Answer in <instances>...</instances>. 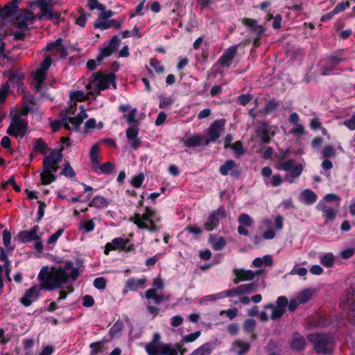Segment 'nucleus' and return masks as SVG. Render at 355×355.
<instances>
[{"label": "nucleus", "mask_w": 355, "mask_h": 355, "mask_svg": "<svg viewBox=\"0 0 355 355\" xmlns=\"http://www.w3.org/2000/svg\"><path fill=\"white\" fill-rule=\"evenodd\" d=\"M73 266V264L71 261L65 262L63 266H43L37 275L42 288L44 290L53 291L60 288L69 278L76 280L79 272Z\"/></svg>", "instance_id": "obj_1"}, {"label": "nucleus", "mask_w": 355, "mask_h": 355, "mask_svg": "<svg viewBox=\"0 0 355 355\" xmlns=\"http://www.w3.org/2000/svg\"><path fill=\"white\" fill-rule=\"evenodd\" d=\"M63 166L62 174L72 178L75 173L69 164L62 160V157H45L43 160V168L40 173L42 184H49L56 180L55 173Z\"/></svg>", "instance_id": "obj_2"}, {"label": "nucleus", "mask_w": 355, "mask_h": 355, "mask_svg": "<svg viewBox=\"0 0 355 355\" xmlns=\"http://www.w3.org/2000/svg\"><path fill=\"white\" fill-rule=\"evenodd\" d=\"M130 220L138 228L147 230L150 232H155L161 228L159 225L160 218L155 210L149 207L146 208L143 214H135Z\"/></svg>", "instance_id": "obj_3"}, {"label": "nucleus", "mask_w": 355, "mask_h": 355, "mask_svg": "<svg viewBox=\"0 0 355 355\" xmlns=\"http://www.w3.org/2000/svg\"><path fill=\"white\" fill-rule=\"evenodd\" d=\"M257 289V286L254 284H242L218 293L206 295L200 300L199 304L201 305L208 304L209 302L225 297H234L245 293H252L255 292Z\"/></svg>", "instance_id": "obj_4"}, {"label": "nucleus", "mask_w": 355, "mask_h": 355, "mask_svg": "<svg viewBox=\"0 0 355 355\" xmlns=\"http://www.w3.org/2000/svg\"><path fill=\"white\" fill-rule=\"evenodd\" d=\"M343 56L344 50L340 49L320 60L318 63L320 75L327 76L334 74V71L337 70V66L345 60Z\"/></svg>", "instance_id": "obj_5"}, {"label": "nucleus", "mask_w": 355, "mask_h": 355, "mask_svg": "<svg viewBox=\"0 0 355 355\" xmlns=\"http://www.w3.org/2000/svg\"><path fill=\"white\" fill-rule=\"evenodd\" d=\"M283 228V218L280 216L273 220L264 219L261 221L260 230L265 239L271 240L275 237L276 232L281 231Z\"/></svg>", "instance_id": "obj_6"}, {"label": "nucleus", "mask_w": 355, "mask_h": 355, "mask_svg": "<svg viewBox=\"0 0 355 355\" xmlns=\"http://www.w3.org/2000/svg\"><path fill=\"white\" fill-rule=\"evenodd\" d=\"M12 121L7 129V134L11 137L17 138H23L28 131V123L26 120L21 119L20 115L15 114H10Z\"/></svg>", "instance_id": "obj_7"}, {"label": "nucleus", "mask_w": 355, "mask_h": 355, "mask_svg": "<svg viewBox=\"0 0 355 355\" xmlns=\"http://www.w3.org/2000/svg\"><path fill=\"white\" fill-rule=\"evenodd\" d=\"M276 167L279 170H291V175L286 177V180L290 183L293 182L294 179L301 174L303 169L301 164L295 165L293 161L291 159H287L286 157H281Z\"/></svg>", "instance_id": "obj_8"}, {"label": "nucleus", "mask_w": 355, "mask_h": 355, "mask_svg": "<svg viewBox=\"0 0 355 355\" xmlns=\"http://www.w3.org/2000/svg\"><path fill=\"white\" fill-rule=\"evenodd\" d=\"M310 339L314 343V348L319 353L331 352L334 345L333 338L328 335H311Z\"/></svg>", "instance_id": "obj_9"}, {"label": "nucleus", "mask_w": 355, "mask_h": 355, "mask_svg": "<svg viewBox=\"0 0 355 355\" xmlns=\"http://www.w3.org/2000/svg\"><path fill=\"white\" fill-rule=\"evenodd\" d=\"M226 120L220 119L215 120L207 129L205 135V145H209L210 143L216 142L220 137L221 132L225 129Z\"/></svg>", "instance_id": "obj_10"}, {"label": "nucleus", "mask_w": 355, "mask_h": 355, "mask_svg": "<svg viewBox=\"0 0 355 355\" xmlns=\"http://www.w3.org/2000/svg\"><path fill=\"white\" fill-rule=\"evenodd\" d=\"M116 76L113 72L109 73H104L103 71H99L92 75L91 83H96L98 85V91H103L110 87V84L112 83L114 88Z\"/></svg>", "instance_id": "obj_11"}, {"label": "nucleus", "mask_w": 355, "mask_h": 355, "mask_svg": "<svg viewBox=\"0 0 355 355\" xmlns=\"http://www.w3.org/2000/svg\"><path fill=\"white\" fill-rule=\"evenodd\" d=\"M340 306L343 309H348L349 320L355 324V294L352 288L346 290L345 295L340 302Z\"/></svg>", "instance_id": "obj_12"}, {"label": "nucleus", "mask_w": 355, "mask_h": 355, "mask_svg": "<svg viewBox=\"0 0 355 355\" xmlns=\"http://www.w3.org/2000/svg\"><path fill=\"white\" fill-rule=\"evenodd\" d=\"M116 250L130 252L134 250V246L130 243L128 239L118 237L106 244L104 252L105 254H108L110 251Z\"/></svg>", "instance_id": "obj_13"}, {"label": "nucleus", "mask_w": 355, "mask_h": 355, "mask_svg": "<svg viewBox=\"0 0 355 355\" xmlns=\"http://www.w3.org/2000/svg\"><path fill=\"white\" fill-rule=\"evenodd\" d=\"M146 350L148 355H178V350L170 344H162L159 346L146 345Z\"/></svg>", "instance_id": "obj_14"}, {"label": "nucleus", "mask_w": 355, "mask_h": 355, "mask_svg": "<svg viewBox=\"0 0 355 355\" xmlns=\"http://www.w3.org/2000/svg\"><path fill=\"white\" fill-rule=\"evenodd\" d=\"M256 137L259 139L261 145H266L271 141V137L275 135L271 126L268 122H262L255 130Z\"/></svg>", "instance_id": "obj_15"}, {"label": "nucleus", "mask_w": 355, "mask_h": 355, "mask_svg": "<svg viewBox=\"0 0 355 355\" xmlns=\"http://www.w3.org/2000/svg\"><path fill=\"white\" fill-rule=\"evenodd\" d=\"M288 305V300L284 296H280L277 298L276 305L269 304L266 306V309H270L272 311L271 318L272 320L279 319L286 310Z\"/></svg>", "instance_id": "obj_16"}, {"label": "nucleus", "mask_w": 355, "mask_h": 355, "mask_svg": "<svg viewBox=\"0 0 355 355\" xmlns=\"http://www.w3.org/2000/svg\"><path fill=\"white\" fill-rule=\"evenodd\" d=\"M164 288V284L162 279L159 277L155 278L153 282V287L148 290L146 293V297L147 299H152L155 304H159L164 299L162 295L157 293V291L162 290Z\"/></svg>", "instance_id": "obj_17"}, {"label": "nucleus", "mask_w": 355, "mask_h": 355, "mask_svg": "<svg viewBox=\"0 0 355 355\" xmlns=\"http://www.w3.org/2000/svg\"><path fill=\"white\" fill-rule=\"evenodd\" d=\"M227 217V214L224 207H219L217 210L211 213L207 222L205 224V227L207 230H213L218 224L220 219Z\"/></svg>", "instance_id": "obj_18"}, {"label": "nucleus", "mask_w": 355, "mask_h": 355, "mask_svg": "<svg viewBox=\"0 0 355 355\" xmlns=\"http://www.w3.org/2000/svg\"><path fill=\"white\" fill-rule=\"evenodd\" d=\"M239 46V44H235L227 49L219 58L218 63L223 67H230L237 55Z\"/></svg>", "instance_id": "obj_19"}, {"label": "nucleus", "mask_w": 355, "mask_h": 355, "mask_svg": "<svg viewBox=\"0 0 355 355\" xmlns=\"http://www.w3.org/2000/svg\"><path fill=\"white\" fill-rule=\"evenodd\" d=\"M42 289L43 288L40 284V286H33L25 292L24 296L21 298V302L26 306H30L38 299Z\"/></svg>", "instance_id": "obj_20"}, {"label": "nucleus", "mask_w": 355, "mask_h": 355, "mask_svg": "<svg viewBox=\"0 0 355 355\" xmlns=\"http://www.w3.org/2000/svg\"><path fill=\"white\" fill-rule=\"evenodd\" d=\"M39 230V226L34 225L30 230L19 232L17 234V239L21 243H30L35 240H38L40 236L38 234Z\"/></svg>", "instance_id": "obj_21"}, {"label": "nucleus", "mask_w": 355, "mask_h": 355, "mask_svg": "<svg viewBox=\"0 0 355 355\" xmlns=\"http://www.w3.org/2000/svg\"><path fill=\"white\" fill-rule=\"evenodd\" d=\"M20 1L21 0H12L7 3L3 7H0V19L6 20L15 15L17 12Z\"/></svg>", "instance_id": "obj_22"}, {"label": "nucleus", "mask_w": 355, "mask_h": 355, "mask_svg": "<svg viewBox=\"0 0 355 355\" xmlns=\"http://www.w3.org/2000/svg\"><path fill=\"white\" fill-rule=\"evenodd\" d=\"M205 135L195 133L190 137L185 136L183 138V144L187 148H197L207 146L205 145Z\"/></svg>", "instance_id": "obj_23"}, {"label": "nucleus", "mask_w": 355, "mask_h": 355, "mask_svg": "<svg viewBox=\"0 0 355 355\" xmlns=\"http://www.w3.org/2000/svg\"><path fill=\"white\" fill-rule=\"evenodd\" d=\"M340 203L336 202L335 207H331L325 204L324 202L320 201L316 206L318 210H320L323 213V216L326 220H333L338 212Z\"/></svg>", "instance_id": "obj_24"}, {"label": "nucleus", "mask_w": 355, "mask_h": 355, "mask_svg": "<svg viewBox=\"0 0 355 355\" xmlns=\"http://www.w3.org/2000/svg\"><path fill=\"white\" fill-rule=\"evenodd\" d=\"M97 158L98 157H92V168L96 173L108 174L115 171V166L114 164L111 162H106L100 165Z\"/></svg>", "instance_id": "obj_25"}, {"label": "nucleus", "mask_w": 355, "mask_h": 355, "mask_svg": "<svg viewBox=\"0 0 355 355\" xmlns=\"http://www.w3.org/2000/svg\"><path fill=\"white\" fill-rule=\"evenodd\" d=\"M242 24L246 26H248L250 29V31L255 33L258 37H261L266 31V28L263 26L259 25L257 20L254 19L246 17L243 18Z\"/></svg>", "instance_id": "obj_26"}, {"label": "nucleus", "mask_w": 355, "mask_h": 355, "mask_svg": "<svg viewBox=\"0 0 355 355\" xmlns=\"http://www.w3.org/2000/svg\"><path fill=\"white\" fill-rule=\"evenodd\" d=\"M318 200L317 194L311 189L303 190L299 196V200L303 204L311 205L314 204Z\"/></svg>", "instance_id": "obj_27"}, {"label": "nucleus", "mask_w": 355, "mask_h": 355, "mask_svg": "<svg viewBox=\"0 0 355 355\" xmlns=\"http://www.w3.org/2000/svg\"><path fill=\"white\" fill-rule=\"evenodd\" d=\"M146 279L144 278L141 279H130L126 281L125 288L123 291V293L125 295L128 291H136L139 288H141L146 283Z\"/></svg>", "instance_id": "obj_28"}, {"label": "nucleus", "mask_w": 355, "mask_h": 355, "mask_svg": "<svg viewBox=\"0 0 355 355\" xmlns=\"http://www.w3.org/2000/svg\"><path fill=\"white\" fill-rule=\"evenodd\" d=\"M234 274L236 276L234 282L236 284L239 282L252 280L256 275V273L252 270H244L242 269H235Z\"/></svg>", "instance_id": "obj_29"}, {"label": "nucleus", "mask_w": 355, "mask_h": 355, "mask_svg": "<svg viewBox=\"0 0 355 355\" xmlns=\"http://www.w3.org/2000/svg\"><path fill=\"white\" fill-rule=\"evenodd\" d=\"M33 150L35 153H40L42 155H47L49 148L42 138H37L33 140Z\"/></svg>", "instance_id": "obj_30"}, {"label": "nucleus", "mask_w": 355, "mask_h": 355, "mask_svg": "<svg viewBox=\"0 0 355 355\" xmlns=\"http://www.w3.org/2000/svg\"><path fill=\"white\" fill-rule=\"evenodd\" d=\"M71 146L69 138L62 137L60 139L58 148H51L47 155H62V152L67 148Z\"/></svg>", "instance_id": "obj_31"}, {"label": "nucleus", "mask_w": 355, "mask_h": 355, "mask_svg": "<svg viewBox=\"0 0 355 355\" xmlns=\"http://www.w3.org/2000/svg\"><path fill=\"white\" fill-rule=\"evenodd\" d=\"M209 243L216 250L223 249L226 245V241L223 237L213 235L209 237Z\"/></svg>", "instance_id": "obj_32"}, {"label": "nucleus", "mask_w": 355, "mask_h": 355, "mask_svg": "<svg viewBox=\"0 0 355 355\" xmlns=\"http://www.w3.org/2000/svg\"><path fill=\"white\" fill-rule=\"evenodd\" d=\"M250 345L248 343L242 341H236L232 345V349L238 355H243L250 349Z\"/></svg>", "instance_id": "obj_33"}, {"label": "nucleus", "mask_w": 355, "mask_h": 355, "mask_svg": "<svg viewBox=\"0 0 355 355\" xmlns=\"http://www.w3.org/2000/svg\"><path fill=\"white\" fill-rule=\"evenodd\" d=\"M319 259L320 263L327 268L332 267L335 261V257L331 252L321 254Z\"/></svg>", "instance_id": "obj_34"}, {"label": "nucleus", "mask_w": 355, "mask_h": 355, "mask_svg": "<svg viewBox=\"0 0 355 355\" xmlns=\"http://www.w3.org/2000/svg\"><path fill=\"white\" fill-rule=\"evenodd\" d=\"M107 205L108 202L107 199L100 196L94 197L89 202V206L96 208H105Z\"/></svg>", "instance_id": "obj_35"}, {"label": "nucleus", "mask_w": 355, "mask_h": 355, "mask_svg": "<svg viewBox=\"0 0 355 355\" xmlns=\"http://www.w3.org/2000/svg\"><path fill=\"white\" fill-rule=\"evenodd\" d=\"M34 19L33 13L28 9H22L16 15L15 20H22L25 21H33Z\"/></svg>", "instance_id": "obj_36"}, {"label": "nucleus", "mask_w": 355, "mask_h": 355, "mask_svg": "<svg viewBox=\"0 0 355 355\" xmlns=\"http://www.w3.org/2000/svg\"><path fill=\"white\" fill-rule=\"evenodd\" d=\"M272 263V257L270 255H266L263 257H258L254 259L252 264L254 267L259 268L262 266H270Z\"/></svg>", "instance_id": "obj_37"}, {"label": "nucleus", "mask_w": 355, "mask_h": 355, "mask_svg": "<svg viewBox=\"0 0 355 355\" xmlns=\"http://www.w3.org/2000/svg\"><path fill=\"white\" fill-rule=\"evenodd\" d=\"M37 5L40 8L42 12L41 15H38V19L42 20L44 16H47L49 15L52 8L49 7L48 3L46 1H45V0H37Z\"/></svg>", "instance_id": "obj_38"}, {"label": "nucleus", "mask_w": 355, "mask_h": 355, "mask_svg": "<svg viewBox=\"0 0 355 355\" xmlns=\"http://www.w3.org/2000/svg\"><path fill=\"white\" fill-rule=\"evenodd\" d=\"M279 106V101L275 98L270 99L266 105L264 107V113L269 114L276 110Z\"/></svg>", "instance_id": "obj_39"}, {"label": "nucleus", "mask_w": 355, "mask_h": 355, "mask_svg": "<svg viewBox=\"0 0 355 355\" xmlns=\"http://www.w3.org/2000/svg\"><path fill=\"white\" fill-rule=\"evenodd\" d=\"M10 84L8 81L3 83L0 87V105L3 104L10 92Z\"/></svg>", "instance_id": "obj_40"}, {"label": "nucleus", "mask_w": 355, "mask_h": 355, "mask_svg": "<svg viewBox=\"0 0 355 355\" xmlns=\"http://www.w3.org/2000/svg\"><path fill=\"white\" fill-rule=\"evenodd\" d=\"M312 294L313 293L311 290L306 289L299 293L296 298L299 301V303L304 304L310 300V298L312 296Z\"/></svg>", "instance_id": "obj_41"}, {"label": "nucleus", "mask_w": 355, "mask_h": 355, "mask_svg": "<svg viewBox=\"0 0 355 355\" xmlns=\"http://www.w3.org/2000/svg\"><path fill=\"white\" fill-rule=\"evenodd\" d=\"M238 222L239 223V225L250 227L253 223V220L251 217L247 214H242L239 216L238 218Z\"/></svg>", "instance_id": "obj_42"}, {"label": "nucleus", "mask_w": 355, "mask_h": 355, "mask_svg": "<svg viewBox=\"0 0 355 355\" xmlns=\"http://www.w3.org/2000/svg\"><path fill=\"white\" fill-rule=\"evenodd\" d=\"M211 349L210 345L205 343L196 349L191 355H209L211 353Z\"/></svg>", "instance_id": "obj_43"}, {"label": "nucleus", "mask_w": 355, "mask_h": 355, "mask_svg": "<svg viewBox=\"0 0 355 355\" xmlns=\"http://www.w3.org/2000/svg\"><path fill=\"white\" fill-rule=\"evenodd\" d=\"M305 345L304 339L300 336H295L293 339L291 346L295 349H302Z\"/></svg>", "instance_id": "obj_44"}, {"label": "nucleus", "mask_w": 355, "mask_h": 355, "mask_svg": "<svg viewBox=\"0 0 355 355\" xmlns=\"http://www.w3.org/2000/svg\"><path fill=\"white\" fill-rule=\"evenodd\" d=\"M94 26L95 28H98L101 30H106L111 28L110 20H103L98 18L95 21L94 24Z\"/></svg>", "instance_id": "obj_45"}, {"label": "nucleus", "mask_w": 355, "mask_h": 355, "mask_svg": "<svg viewBox=\"0 0 355 355\" xmlns=\"http://www.w3.org/2000/svg\"><path fill=\"white\" fill-rule=\"evenodd\" d=\"M234 166L235 164L232 160H228L224 164L220 166V172L222 175H225L229 173V171L234 168Z\"/></svg>", "instance_id": "obj_46"}, {"label": "nucleus", "mask_w": 355, "mask_h": 355, "mask_svg": "<svg viewBox=\"0 0 355 355\" xmlns=\"http://www.w3.org/2000/svg\"><path fill=\"white\" fill-rule=\"evenodd\" d=\"M70 100L71 101H75L78 102H82L85 101V95L84 92L81 90H76L74 92H72L70 94Z\"/></svg>", "instance_id": "obj_47"}, {"label": "nucleus", "mask_w": 355, "mask_h": 355, "mask_svg": "<svg viewBox=\"0 0 355 355\" xmlns=\"http://www.w3.org/2000/svg\"><path fill=\"white\" fill-rule=\"evenodd\" d=\"M87 7L91 10L97 9L100 11H104L105 9V6L99 3L98 0H88Z\"/></svg>", "instance_id": "obj_48"}, {"label": "nucleus", "mask_w": 355, "mask_h": 355, "mask_svg": "<svg viewBox=\"0 0 355 355\" xmlns=\"http://www.w3.org/2000/svg\"><path fill=\"white\" fill-rule=\"evenodd\" d=\"M62 46V40L61 38H58L55 41L49 43L45 49L46 51L55 50L56 51H59V49H60Z\"/></svg>", "instance_id": "obj_49"}, {"label": "nucleus", "mask_w": 355, "mask_h": 355, "mask_svg": "<svg viewBox=\"0 0 355 355\" xmlns=\"http://www.w3.org/2000/svg\"><path fill=\"white\" fill-rule=\"evenodd\" d=\"M3 243L7 249L13 250V247L11 245V234L7 230H4L3 232Z\"/></svg>", "instance_id": "obj_50"}, {"label": "nucleus", "mask_w": 355, "mask_h": 355, "mask_svg": "<svg viewBox=\"0 0 355 355\" xmlns=\"http://www.w3.org/2000/svg\"><path fill=\"white\" fill-rule=\"evenodd\" d=\"M139 132V128L137 125H132L126 130V136L128 140L135 139Z\"/></svg>", "instance_id": "obj_51"}, {"label": "nucleus", "mask_w": 355, "mask_h": 355, "mask_svg": "<svg viewBox=\"0 0 355 355\" xmlns=\"http://www.w3.org/2000/svg\"><path fill=\"white\" fill-rule=\"evenodd\" d=\"M80 17H77L76 19V24L80 26V27H85L87 20V14H86L83 9H80L79 10Z\"/></svg>", "instance_id": "obj_52"}, {"label": "nucleus", "mask_w": 355, "mask_h": 355, "mask_svg": "<svg viewBox=\"0 0 355 355\" xmlns=\"http://www.w3.org/2000/svg\"><path fill=\"white\" fill-rule=\"evenodd\" d=\"M150 65L157 73H162L164 71V67L162 65L159 61L156 58H152L150 60Z\"/></svg>", "instance_id": "obj_53"}, {"label": "nucleus", "mask_w": 355, "mask_h": 355, "mask_svg": "<svg viewBox=\"0 0 355 355\" xmlns=\"http://www.w3.org/2000/svg\"><path fill=\"white\" fill-rule=\"evenodd\" d=\"M282 182V180L279 175H275L271 178L265 179V183L267 185H271L272 187H277L280 185Z\"/></svg>", "instance_id": "obj_54"}, {"label": "nucleus", "mask_w": 355, "mask_h": 355, "mask_svg": "<svg viewBox=\"0 0 355 355\" xmlns=\"http://www.w3.org/2000/svg\"><path fill=\"white\" fill-rule=\"evenodd\" d=\"M236 155H241L244 153V148L241 141H236L230 147Z\"/></svg>", "instance_id": "obj_55"}, {"label": "nucleus", "mask_w": 355, "mask_h": 355, "mask_svg": "<svg viewBox=\"0 0 355 355\" xmlns=\"http://www.w3.org/2000/svg\"><path fill=\"white\" fill-rule=\"evenodd\" d=\"M144 179H145L144 175L143 173H139V174L135 175L134 177L132 178L131 184L135 188H139L141 187Z\"/></svg>", "instance_id": "obj_56"}, {"label": "nucleus", "mask_w": 355, "mask_h": 355, "mask_svg": "<svg viewBox=\"0 0 355 355\" xmlns=\"http://www.w3.org/2000/svg\"><path fill=\"white\" fill-rule=\"evenodd\" d=\"M46 77V72L38 69L36 71L35 78L37 83V89H38L40 85L43 83Z\"/></svg>", "instance_id": "obj_57"}, {"label": "nucleus", "mask_w": 355, "mask_h": 355, "mask_svg": "<svg viewBox=\"0 0 355 355\" xmlns=\"http://www.w3.org/2000/svg\"><path fill=\"white\" fill-rule=\"evenodd\" d=\"M173 103L174 100L171 97L159 96V107L160 108H166Z\"/></svg>", "instance_id": "obj_58"}, {"label": "nucleus", "mask_w": 355, "mask_h": 355, "mask_svg": "<svg viewBox=\"0 0 355 355\" xmlns=\"http://www.w3.org/2000/svg\"><path fill=\"white\" fill-rule=\"evenodd\" d=\"M121 41L117 35H114L110 40L107 46L112 49L114 52L116 51L120 45Z\"/></svg>", "instance_id": "obj_59"}, {"label": "nucleus", "mask_w": 355, "mask_h": 355, "mask_svg": "<svg viewBox=\"0 0 355 355\" xmlns=\"http://www.w3.org/2000/svg\"><path fill=\"white\" fill-rule=\"evenodd\" d=\"M80 227L84 229L87 232H92L94 230L95 224L92 220L82 222Z\"/></svg>", "instance_id": "obj_60"}, {"label": "nucleus", "mask_w": 355, "mask_h": 355, "mask_svg": "<svg viewBox=\"0 0 355 355\" xmlns=\"http://www.w3.org/2000/svg\"><path fill=\"white\" fill-rule=\"evenodd\" d=\"M350 7V3L349 1L346 2H340L338 3L335 8H334V12L336 15L338 14L344 10H345L347 8Z\"/></svg>", "instance_id": "obj_61"}, {"label": "nucleus", "mask_w": 355, "mask_h": 355, "mask_svg": "<svg viewBox=\"0 0 355 355\" xmlns=\"http://www.w3.org/2000/svg\"><path fill=\"white\" fill-rule=\"evenodd\" d=\"M343 125L346 126L349 130H355V112L352 114L349 119L343 121Z\"/></svg>", "instance_id": "obj_62"}, {"label": "nucleus", "mask_w": 355, "mask_h": 355, "mask_svg": "<svg viewBox=\"0 0 355 355\" xmlns=\"http://www.w3.org/2000/svg\"><path fill=\"white\" fill-rule=\"evenodd\" d=\"M123 328L122 322L117 321L110 329V334L112 336H116Z\"/></svg>", "instance_id": "obj_63"}, {"label": "nucleus", "mask_w": 355, "mask_h": 355, "mask_svg": "<svg viewBox=\"0 0 355 355\" xmlns=\"http://www.w3.org/2000/svg\"><path fill=\"white\" fill-rule=\"evenodd\" d=\"M90 347L92 349L90 355H96L103 351V345L101 342L91 343Z\"/></svg>", "instance_id": "obj_64"}]
</instances>
